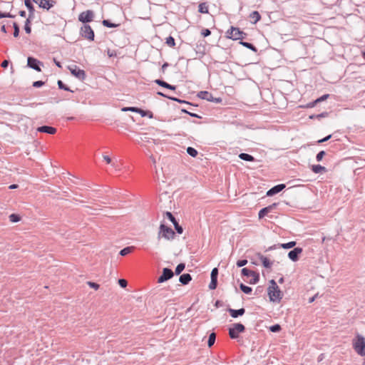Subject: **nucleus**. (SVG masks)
<instances>
[{"mask_svg": "<svg viewBox=\"0 0 365 365\" xmlns=\"http://www.w3.org/2000/svg\"><path fill=\"white\" fill-rule=\"evenodd\" d=\"M44 83H45L42 81H35L33 83V86L36 87V88H39V87H41L42 86H43Z\"/></svg>", "mask_w": 365, "mask_h": 365, "instance_id": "8fccbe9b", "label": "nucleus"}, {"mask_svg": "<svg viewBox=\"0 0 365 365\" xmlns=\"http://www.w3.org/2000/svg\"><path fill=\"white\" fill-rule=\"evenodd\" d=\"M228 312L232 317L237 318L239 316H242L245 312V309L244 308L240 309H229Z\"/></svg>", "mask_w": 365, "mask_h": 365, "instance_id": "6ab92c4d", "label": "nucleus"}, {"mask_svg": "<svg viewBox=\"0 0 365 365\" xmlns=\"http://www.w3.org/2000/svg\"><path fill=\"white\" fill-rule=\"evenodd\" d=\"M211 34L210 31L209 29H203L202 31V33L201 34L204 36V37H206V36H210Z\"/></svg>", "mask_w": 365, "mask_h": 365, "instance_id": "603ef678", "label": "nucleus"}, {"mask_svg": "<svg viewBox=\"0 0 365 365\" xmlns=\"http://www.w3.org/2000/svg\"><path fill=\"white\" fill-rule=\"evenodd\" d=\"M27 65L29 67L37 71H41L40 65H43V63L34 57H28Z\"/></svg>", "mask_w": 365, "mask_h": 365, "instance_id": "f8f14e48", "label": "nucleus"}, {"mask_svg": "<svg viewBox=\"0 0 365 365\" xmlns=\"http://www.w3.org/2000/svg\"><path fill=\"white\" fill-rule=\"evenodd\" d=\"M165 43L170 47H174L175 45V39L172 36L166 38Z\"/></svg>", "mask_w": 365, "mask_h": 365, "instance_id": "473e14b6", "label": "nucleus"}, {"mask_svg": "<svg viewBox=\"0 0 365 365\" xmlns=\"http://www.w3.org/2000/svg\"><path fill=\"white\" fill-rule=\"evenodd\" d=\"M247 259L238 260L237 262V266L239 267H242L245 266V264H247Z\"/></svg>", "mask_w": 365, "mask_h": 365, "instance_id": "09e8293b", "label": "nucleus"}, {"mask_svg": "<svg viewBox=\"0 0 365 365\" xmlns=\"http://www.w3.org/2000/svg\"><path fill=\"white\" fill-rule=\"evenodd\" d=\"M302 252V248L295 247L288 253L289 258L293 262H296L299 259V255Z\"/></svg>", "mask_w": 365, "mask_h": 365, "instance_id": "2eb2a0df", "label": "nucleus"}, {"mask_svg": "<svg viewBox=\"0 0 365 365\" xmlns=\"http://www.w3.org/2000/svg\"><path fill=\"white\" fill-rule=\"evenodd\" d=\"M57 83H58V88H59L60 89L65 90V91H71L70 88H69L68 86H66L63 83V81H62L58 80V82H57ZM71 92H73V91H71Z\"/></svg>", "mask_w": 365, "mask_h": 365, "instance_id": "72a5a7b5", "label": "nucleus"}, {"mask_svg": "<svg viewBox=\"0 0 365 365\" xmlns=\"http://www.w3.org/2000/svg\"><path fill=\"white\" fill-rule=\"evenodd\" d=\"M94 13L91 10H87L81 13L78 16V20L83 23H88L93 20Z\"/></svg>", "mask_w": 365, "mask_h": 365, "instance_id": "1a4fd4ad", "label": "nucleus"}, {"mask_svg": "<svg viewBox=\"0 0 365 365\" xmlns=\"http://www.w3.org/2000/svg\"><path fill=\"white\" fill-rule=\"evenodd\" d=\"M197 96L202 99L210 102L220 103L222 101L220 98L214 97L212 93H209L208 91H200L198 93Z\"/></svg>", "mask_w": 365, "mask_h": 365, "instance_id": "6e6552de", "label": "nucleus"}, {"mask_svg": "<svg viewBox=\"0 0 365 365\" xmlns=\"http://www.w3.org/2000/svg\"><path fill=\"white\" fill-rule=\"evenodd\" d=\"M88 284L89 285L90 287L93 288L95 289H98L99 288V284L95 282H88Z\"/></svg>", "mask_w": 365, "mask_h": 365, "instance_id": "3c124183", "label": "nucleus"}, {"mask_svg": "<svg viewBox=\"0 0 365 365\" xmlns=\"http://www.w3.org/2000/svg\"><path fill=\"white\" fill-rule=\"evenodd\" d=\"M185 264L180 263L179 264L177 267L175 268V274H180L185 269Z\"/></svg>", "mask_w": 365, "mask_h": 365, "instance_id": "c9c22d12", "label": "nucleus"}, {"mask_svg": "<svg viewBox=\"0 0 365 365\" xmlns=\"http://www.w3.org/2000/svg\"><path fill=\"white\" fill-rule=\"evenodd\" d=\"M277 203H273L272 205H269V206H267L266 207H264L262 210H260L259 213H258L259 218V219L263 218L268 213L271 212L277 207Z\"/></svg>", "mask_w": 365, "mask_h": 365, "instance_id": "dca6fc26", "label": "nucleus"}, {"mask_svg": "<svg viewBox=\"0 0 365 365\" xmlns=\"http://www.w3.org/2000/svg\"><path fill=\"white\" fill-rule=\"evenodd\" d=\"M68 70L73 76L78 78L80 80H84L86 78V72L83 70L80 69L77 66L72 65L68 67Z\"/></svg>", "mask_w": 365, "mask_h": 365, "instance_id": "0eeeda50", "label": "nucleus"}, {"mask_svg": "<svg viewBox=\"0 0 365 365\" xmlns=\"http://www.w3.org/2000/svg\"><path fill=\"white\" fill-rule=\"evenodd\" d=\"M216 339V334L215 333L212 332L210 334L207 345L209 347H211L215 342Z\"/></svg>", "mask_w": 365, "mask_h": 365, "instance_id": "cd10ccee", "label": "nucleus"}, {"mask_svg": "<svg viewBox=\"0 0 365 365\" xmlns=\"http://www.w3.org/2000/svg\"><path fill=\"white\" fill-rule=\"evenodd\" d=\"M258 256L265 268H270L272 265V262H271L267 257L263 256L261 254H258Z\"/></svg>", "mask_w": 365, "mask_h": 365, "instance_id": "aec40b11", "label": "nucleus"}, {"mask_svg": "<svg viewBox=\"0 0 365 365\" xmlns=\"http://www.w3.org/2000/svg\"><path fill=\"white\" fill-rule=\"evenodd\" d=\"M245 327L243 324L237 323L233 324V327L229 329V335L232 339H237L238 334L245 331Z\"/></svg>", "mask_w": 365, "mask_h": 365, "instance_id": "20e7f679", "label": "nucleus"}, {"mask_svg": "<svg viewBox=\"0 0 365 365\" xmlns=\"http://www.w3.org/2000/svg\"><path fill=\"white\" fill-rule=\"evenodd\" d=\"M250 18L253 19L254 23L255 24L260 20L261 16L258 11H255L250 14Z\"/></svg>", "mask_w": 365, "mask_h": 365, "instance_id": "393cba45", "label": "nucleus"}, {"mask_svg": "<svg viewBox=\"0 0 365 365\" xmlns=\"http://www.w3.org/2000/svg\"><path fill=\"white\" fill-rule=\"evenodd\" d=\"M19 15L22 17H25L26 16V11H19Z\"/></svg>", "mask_w": 365, "mask_h": 365, "instance_id": "e2e57ef3", "label": "nucleus"}, {"mask_svg": "<svg viewBox=\"0 0 365 365\" xmlns=\"http://www.w3.org/2000/svg\"><path fill=\"white\" fill-rule=\"evenodd\" d=\"M33 1L37 4L41 8L47 10L53 7L56 3L53 0H33Z\"/></svg>", "mask_w": 365, "mask_h": 365, "instance_id": "ddd939ff", "label": "nucleus"}, {"mask_svg": "<svg viewBox=\"0 0 365 365\" xmlns=\"http://www.w3.org/2000/svg\"><path fill=\"white\" fill-rule=\"evenodd\" d=\"M1 31L4 33H6V29L4 25H3L1 28Z\"/></svg>", "mask_w": 365, "mask_h": 365, "instance_id": "774afa93", "label": "nucleus"}, {"mask_svg": "<svg viewBox=\"0 0 365 365\" xmlns=\"http://www.w3.org/2000/svg\"><path fill=\"white\" fill-rule=\"evenodd\" d=\"M18 187V185H16V184H13V185H11L9 188L11 189V190H13V189H16Z\"/></svg>", "mask_w": 365, "mask_h": 365, "instance_id": "052dcab7", "label": "nucleus"}, {"mask_svg": "<svg viewBox=\"0 0 365 365\" xmlns=\"http://www.w3.org/2000/svg\"><path fill=\"white\" fill-rule=\"evenodd\" d=\"M327 115V113H322L318 115L317 118L326 117Z\"/></svg>", "mask_w": 365, "mask_h": 365, "instance_id": "0e129e2a", "label": "nucleus"}, {"mask_svg": "<svg viewBox=\"0 0 365 365\" xmlns=\"http://www.w3.org/2000/svg\"><path fill=\"white\" fill-rule=\"evenodd\" d=\"M199 12L202 14H207L208 13V6L206 3H201L199 5Z\"/></svg>", "mask_w": 365, "mask_h": 365, "instance_id": "bb28decb", "label": "nucleus"}, {"mask_svg": "<svg viewBox=\"0 0 365 365\" xmlns=\"http://www.w3.org/2000/svg\"><path fill=\"white\" fill-rule=\"evenodd\" d=\"M34 17V12H32V13H29V17L27 19H30V21H31V19Z\"/></svg>", "mask_w": 365, "mask_h": 365, "instance_id": "bf43d9fd", "label": "nucleus"}, {"mask_svg": "<svg viewBox=\"0 0 365 365\" xmlns=\"http://www.w3.org/2000/svg\"><path fill=\"white\" fill-rule=\"evenodd\" d=\"M239 158L241 159V160H245V161H250V162H252L255 160V158L253 156H252L251 155H249L247 153H240L239 155Z\"/></svg>", "mask_w": 365, "mask_h": 365, "instance_id": "b1692460", "label": "nucleus"}, {"mask_svg": "<svg viewBox=\"0 0 365 365\" xmlns=\"http://www.w3.org/2000/svg\"><path fill=\"white\" fill-rule=\"evenodd\" d=\"M13 26H14V37H18L19 34V27L18 24L16 22H14Z\"/></svg>", "mask_w": 365, "mask_h": 365, "instance_id": "58836bf2", "label": "nucleus"}, {"mask_svg": "<svg viewBox=\"0 0 365 365\" xmlns=\"http://www.w3.org/2000/svg\"><path fill=\"white\" fill-rule=\"evenodd\" d=\"M242 274L247 277H254V279H250V284H256L259 279V274L254 271L250 270L247 268H243L242 269Z\"/></svg>", "mask_w": 365, "mask_h": 365, "instance_id": "9d476101", "label": "nucleus"}, {"mask_svg": "<svg viewBox=\"0 0 365 365\" xmlns=\"http://www.w3.org/2000/svg\"><path fill=\"white\" fill-rule=\"evenodd\" d=\"M9 217L10 221L12 222H17L20 221V220H21V217L18 215H16V214H11L9 215Z\"/></svg>", "mask_w": 365, "mask_h": 365, "instance_id": "f704fd0d", "label": "nucleus"}, {"mask_svg": "<svg viewBox=\"0 0 365 365\" xmlns=\"http://www.w3.org/2000/svg\"><path fill=\"white\" fill-rule=\"evenodd\" d=\"M325 155V152L324 150L320 151L316 156V159L317 161H321L323 157Z\"/></svg>", "mask_w": 365, "mask_h": 365, "instance_id": "de8ad7c7", "label": "nucleus"}, {"mask_svg": "<svg viewBox=\"0 0 365 365\" xmlns=\"http://www.w3.org/2000/svg\"><path fill=\"white\" fill-rule=\"evenodd\" d=\"M284 187H285V185L284 184H279V185H277L276 186H274L273 187H272L271 189H269L267 191V196H272V195L279 192L280 191H282Z\"/></svg>", "mask_w": 365, "mask_h": 365, "instance_id": "f3484780", "label": "nucleus"}, {"mask_svg": "<svg viewBox=\"0 0 365 365\" xmlns=\"http://www.w3.org/2000/svg\"><path fill=\"white\" fill-rule=\"evenodd\" d=\"M81 34L89 41H93L94 39V32L89 25L85 24L81 28Z\"/></svg>", "mask_w": 365, "mask_h": 365, "instance_id": "39448f33", "label": "nucleus"}, {"mask_svg": "<svg viewBox=\"0 0 365 365\" xmlns=\"http://www.w3.org/2000/svg\"><path fill=\"white\" fill-rule=\"evenodd\" d=\"M217 275H218V269L217 268L212 269L211 272V282L209 284V288L210 289H215L217 285Z\"/></svg>", "mask_w": 365, "mask_h": 365, "instance_id": "4468645a", "label": "nucleus"}, {"mask_svg": "<svg viewBox=\"0 0 365 365\" xmlns=\"http://www.w3.org/2000/svg\"><path fill=\"white\" fill-rule=\"evenodd\" d=\"M118 284L121 287L125 288L128 285V282L124 279H120L118 280Z\"/></svg>", "mask_w": 365, "mask_h": 365, "instance_id": "49530a36", "label": "nucleus"}, {"mask_svg": "<svg viewBox=\"0 0 365 365\" xmlns=\"http://www.w3.org/2000/svg\"><path fill=\"white\" fill-rule=\"evenodd\" d=\"M312 170L314 173H321L322 171H325L326 170V168L325 167H323L320 165H312Z\"/></svg>", "mask_w": 365, "mask_h": 365, "instance_id": "a878e982", "label": "nucleus"}, {"mask_svg": "<svg viewBox=\"0 0 365 365\" xmlns=\"http://www.w3.org/2000/svg\"><path fill=\"white\" fill-rule=\"evenodd\" d=\"M174 226H175V230L177 231L178 233L179 234H182V232H183V229L182 227L178 223V222L176 221L175 223H173Z\"/></svg>", "mask_w": 365, "mask_h": 365, "instance_id": "ea45409f", "label": "nucleus"}, {"mask_svg": "<svg viewBox=\"0 0 365 365\" xmlns=\"http://www.w3.org/2000/svg\"><path fill=\"white\" fill-rule=\"evenodd\" d=\"M30 24H31L30 19H26V21L25 22V26H24V30L26 34H30L31 32Z\"/></svg>", "mask_w": 365, "mask_h": 365, "instance_id": "e433bc0d", "label": "nucleus"}, {"mask_svg": "<svg viewBox=\"0 0 365 365\" xmlns=\"http://www.w3.org/2000/svg\"><path fill=\"white\" fill-rule=\"evenodd\" d=\"M103 26L108 27V28H114L116 26L115 24L110 23L108 20H103Z\"/></svg>", "mask_w": 365, "mask_h": 365, "instance_id": "a19ab883", "label": "nucleus"}, {"mask_svg": "<svg viewBox=\"0 0 365 365\" xmlns=\"http://www.w3.org/2000/svg\"><path fill=\"white\" fill-rule=\"evenodd\" d=\"M173 277V272L169 268H164L163 274L158 277V282L163 283Z\"/></svg>", "mask_w": 365, "mask_h": 365, "instance_id": "9b49d317", "label": "nucleus"}, {"mask_svg": "<svg viewBox=\"0 0 365 365\" xmlns=\"http://www.w3.org/2000/svg\"><path fill=\"white\" fill-rule=\"evenodd\" d=\"M138 111H137L136 113H140L143 117L146 115V111H145L140 108H138Z\"/></svg>", "mask_w": 365, "mask_h": 365, "instance_id": "4d7b16f0", "label": "nucleus"}, {"mask_svg": "<svg viewBox=\"0 0 365 365\" xmlns=\"http://www.w3.org/2000/svg\"><path fill=\"white\" fill-rule=\"evenodd\" d=\"M240 288L245 294H250L252 291L251 287H250L247 285H245L244 284H241L240 285Z\"/></svg>", "mask_w": 365, "mask_h": 365, "instance_id": "7c9ffc66", "label": "nucleus"}, {"mask_svg": "<svg viewBox=\"0 0 365 365\" xmlns=\"http://www.w3.org/2000/svg\"><path fill=\"white\" fill-rule=\"evenodd\" d=\"M270 284L267 289V293L270 301L279 302L282 298V294L278 285L274 279L269 282Z\"/></svg>", "mask_w": 365, "mask_h": 365, "instance_id": "f257e3e1", "label": "nucleus"}, {"mask_svg": "<svg viewBox=\"0 0 365 365\" xmlns=\"http://www.w3.org/2000/svg\"><path fill=\"white\" fill-rule=\"evenodd\" d=\"M175 234L174 231L170 227H168L163 224L160 225L158 236L159 239L160 237H164L168 240H173L175 237Z\"/></svg>", "mask_w": 365, "mask_h": 365, "instance_id": "f03ea898", "label": "nucleus"}, {"mask_svg": "<svg viewBox=\"0 0 365 365\" xmlns=\"http://www.w3.org/2000/svg\"><path fill=\"white\" fill-rule=\"evenodd\" d=\"M240 43L244 46L245 47L249 48V49H251L252 51H255V52H257V49L256 48V47L250 43H248V42H244V41H240Z\"/></svg>", "mask_w": 365, "mask_h": 365, "instance_id": "c756f323", "label": "nucleus"}, {"mask_svg": "<svg viewBox=\"0 0 365 365\" xmlns=\"http://www.w3.org/2000/svg\"><path fill=\"white\" fill-rule=\"evenodd\" d=\"M296 245V242L292 241V242H289L288 243H285V244H282V247H283L284 249H289V248H292L293 247H294Z\"/></svg>", "mask_w": 365, "mask_h": 365, "instance_id": "4c0bfd02", "label": "nucleus"}, {"mask_svg": "<svg viewBox=\"0 0 365 365\" xmlns=\"http://www.w3.org/2000/svg\"><path fill=\"white\" fill-rule=\"evenodd\" d=\"M8 65H9V61L7 60H4L1 63V67H3V68H7Z\"/></svg>", "mask_w": 365, "mask_h": 365, "instance_id": "13d9d810", "label": "nucleus"}, {"mask_svg": "<svg viewBox=\"0 0 365 365\" xmlns=\"http://www.w3.org/2000/svg\"><path fill=\"white\" fill-rule=\"evenodd\" d=\"M15 15H12L10 13H1L0 11V19L1 18H14Z\"/></svg>", "mask_w": 365, "mask_h": 365, "instance_id": "37998d69", "label": "nucleus"}, {"mask_svg": "<svg viewBox=\"0 0 365 365\" xmlns=\"http://www.w3.org/2000/svg\"><path fill=\"white\" fill-rule=\"evenodd\" d=\"M331 135H327V137H325V138H322V139H321V140H318V143H322L326 142V141H327L328 140H329V139L331 138Z\"/></svg>", "mask_w": 365, "mask_h": 365, "instance_id": "5fc2aeb1", "label": "nucleus"}, {"mask_svg": "<svg viewBox=\"0 0 365 365\" xmlns=\"http://www.w3.org/2000/svg\"><path fill=\"white\" fill-rule=\"evenodd\" d=\"M54 63H56V65L59 67V68H61V63L57 61L56 59H54Z\"/></svg>", "mask_w": 365, "mask_h": 365, "instance_id": "338daca9", "label": "nucleus"}, {"mask_svg": "<svg viewBox=\"0 0 365 365\" xmlns=\"http://www.w3.org/2000/svg\"><path fill=\"white\" fill-rule=\"evenodd\" d=\"M133 249H134L133 247H125V248H123V250H120V255L121 256H125V255H128L129 253H130L133 250Z\"/></svg>", "mask_w": 365, "mask_h": 365, "instance_id": "c85d7f7f", "label": "nucleus"}, {"mask_svg": "<svg viewBox=\"0 0 365 365\" xmlns=\"http://www.w3.org/2000/svg\"><path fill=\"white\" fill-rule=\"evenodd\" d=\"M329 94H325V95H323L322 96H321L320 98H317V100H315L314 102L311 103L309 104V107L312 108V107H314L317 103H320L322 101H324L325 100H327L328 98H329Z\"/></svg>", "mask_w": 365, "mask_h": 365, "instance_id": "5701e85b", "label": "nucleus"}, {"mask_svg": "<svg viewBox=\"0 0 365 365\" xmlns=\"http://www.w3.org/2000/svg\"><path fill=\"white\" fill-rule=\"evenodd\" d=\"M122 110L123 111H132V112H135V113L137 111H138V108H136V107H125V108H122Z\"/></svg>", "mask_w": 365, "mask_h": 365, "instance_id": "a18cd8bd", "label": "nucleus"}, {"mask_svg": "<svg viewBox=\"0 0 365 365\" xmlns=\"http://www.w3.org/2000/svg\"><path fill=\"white\" fill-rule=\"evenodd\" d=\"M158 95L159 96H163V97H165V98H168L170 99V96H168L167 95H165L164 93H163L162 92H158Z\"/></svg>", "mask_w": 365, "mask_h": 365, "instance_id": "680f3d73", "label": "nucleus"}, {"mask_svg": "<svg viewBox=\"0 0 365 365\" xmlns=\"http://www.w3.org/2000/svg\"><path fill=\"white\" fill-rule=\"evenodd\" d=\"M187 153L192 157H196L197 155V151L196 149L192 147H188L187 148Z\"/></svg>", "mask_w": 365, "mask_h": 365, "instance_id": "2f4dec72", "label": "nucleus"}, {"mask_svg": "<svg viewBox=\"0 0 365 365\" xmlns=\"http://www.w3.org/2000/svg\"><path fill=\"white\" fill-rule=\"evenodd\" d=\"M355 351L360 355H365V339L362 336L358 335L356 341L354 343Z\"/></svg>", "mask_w": 365, "mask_h": 365, "instance_id": "7ed1b4c3", "label": "nucleus"}, {"mask_svg": "<svg viewBox=\"0 0 365 365\" xmlns=\"http://www.w3.org/2000/svg\"><path fill=\"white\" fill-rule=\"evenodd\" d=\"M188 114L192 117H195V118H200V116H199L198 115L195 114V113H188Z\"/></svg>", "mask_w": 365, "mask_h": 365, "instance_id": "69168bd1", "label": "nucleus"}, {"mask_svg": "<svg viewBox=\"0 0 365 365\" xmlns=\"http://www.w3.org/2000/svg\"><path fill=\"white\" fill-rule=\"evenodd\" d=\"M170 99L173 100V101H177V102L180 103H188V102H187L185 101L180 100V99H178V98H174V97L170 98Z\"/></svg>", "mask_w": 365, "mask_h": 365, "instance_id": "864d4df0", "label": "nucleus"}, {"mask_svg": "<svg viewBox=\"0 0 365 365\" xmlns=\"http://www.w3.org/2000/svg\"><path fill=\"white\" fill-rule=\"evenodd\" d=\"M155 83L160 86H162V87L170 89V90H173V91L175 90V86H172L163 80L157 79L155 81Z\"/></svg>", "mask_w": 365, "mask_h": 365, "instance_id": "412c9836", "label": "nucleus"}, {"mask_svg": "<svg viewBox=\"0 0 365 365\" xmlns=\"http://www.w3.org/2000/svg\"><path fill=\"white\" fill-rule=\"evenodd\" d=\"M165 215L173 223H175L176 222L175 217L172 215L171 212H166Z\"/></svg>", "mask_w": 365, "mask_h": 365, "instance_id": "c03bdc74", "label": "nucleus"}, {"mask_svg": "<svg viewBox=\"0 0 365 365\" xmlns=\"http://www.w3.org/2000/svg\"><path fill=\"white\" fill-rule=\"evenodd\" d=\"M192 279V277L190 274H183L180 277L179 281L182 284H187Z\"/></svg>", "mask_w": 365, "mask_h": 365, "instance_id": "4be33fe9", "label": "nucleus"}, {"mask_svg": "<svg viewBox=\"0 0 365 365\" xmlns=\"http://www.w3.org/2000/svg\"><path fill=\"white\" fill-rule=\"evenodd\" d=\"M103 157L104 160H105L108 164H110V163H112V160H111V158H110L109 156H108V155H103Z\"/></svg>", "mask_w": 365, "mask_h": 365, "instance_id": "6e6d98bb", "label": "nucleus"}, {"mask_svg": "<svg viewBox=\"0 0 365 365\" xmlns=\"http://www.w3.org/2000/svg\"><path fill=\"white\" fill-rule=\"evenodd\" d=\"M37 131L40 132V133H46L53 135L56 133V128L51 127V126L43 125V126L38 127L37 128Z\"/></svg>", "mask_w": 365, "mask_h": 365, "instance_id": "a211bd4d", "label": "nucleus"}, {"mask_svg": "<svg viewBox=\"0 0 365 365\" xmlns=\"http://www.w3.org/2000/svg\"><path fill=\"white\" fill-rule=\"evenodd\" d=\"M269 329L272 332H277V331H280L281 327L279 324H275V325L270 327Z\"/></svg>", "mask_w": 365, "mask_h": 365, "instance_id": "79ce46f5", "label": "nucleus"}, {"mask_svg": "<svg viewBox=\"0 0 365 365\" xmlns=\"http://www.w3.org/2000/svg\"><path fill=\"white\" fill-rule=\"evenodd\" d=\"M227 37L234 39V40H238L242 39V35L244 33L241 31L238 28H235L232 26L230 29H229L227 33Z\"/></svg>", "mask_w": 365, "mask_h": 365, "instance_id": "423d86ee", "label": "nucleus"}]
</instances>
